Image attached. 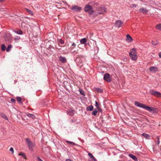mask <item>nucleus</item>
<instances>
[{"instance_id": "obj_39", "label": "nucleus", "mask_w": 161, "mask_h": 161, "mask_svg": "<svg viewBox=\"0 0 161 161\" xmlns=\"http://www.w3.org/2000/svg\"><path fill=\"white\" fill-rule=\"evenodd\" d=\"M95 106L97 108H99V104L96 101H95Z\"/></svg>"}, {"instance_id": "obj_41", "label": "nucleus", "mask_w": 161, "mask_h": 161, "mask_svg": "<svg viewBox=\"0 0 161 161\" xmlns=\"http://www.w3.org/2000/svg\"><path fill=\"white\" fill-rule=\"evenodd\" d=\"M9 151H11L12 153H14V149L13 147H11Z\"/></svg>"}, {"instance_id": "obj_11", "label": "nucleus", "mask_w": 161, "mask_h": 161, "mask_svg": "<svg viewBox=\"0 0 161 161\" xmlns=\"http://www.w3.org/2000/svg\"><path fill=\"white\" fill-rule=\"evenodd\" d=\"M71 9L74 11H78L81 10L82 8L81 7L77 5H74L72 6Z\"/></svg>"}, {"instance_id": "obj_21", "label": "nucleus", "mask_w": 161, "mask_h": 161, "mask_svg": "<svg viewBox=\"0 0 161 161\" xmlns=\"http://www.w3.org/2000/svg\"><path fill=\"white\" fill-rule=\"evenodd\" d=\"M13 31L14 32L18 34L22 35L23 33V31L21 30H19V31H16L15 30H14Z\"/></svg>"}, {"instance_id": "obj_42", "label": "nucleus", "mask_w": 161, "mask_h": 161, "mask_svg": "<svg viewBox=\"0 0 161 161\" xmlns=\"http://www.w3.org/2000/svg\"><path fill=\"white\" fill-rule=\"evenodd\" d=\"M76 44L74 42H73L72 43L71 46H73V47H72V48H73L75 47L76 46Z\"/></svg>"}, {"instance_id": "obj_36", "label": "nucleus", "mask_w": 161, "mask_h": 161, "mask_svg": "<svg viewBox=\"0 0 161 161\" xmlns=\"http://www.w3.org/2000/svg\"><path fill=\"white\" fill-rule=\"evenodd\" d=\"M96 158L94 157H93L91 158H90L89 161H96Z\"/></svg>"}, {"instance_id": "obj_20", "label": "nucleus", "mask_w": 161, "mask_h": 161, "mask_svg": "<svg viewBox=\"0 0 161 161\" xmlns=\"http://www.w3.org/2000/svg\"><path fill=\"white\" fill-rule=\"evenodd\" d=\"M58 42V44L63 45L64 44V41L61 39H57Z\"/></svg>"}, {"instance_id": "obj_37", "label": "nucleus", "mask_w": 161, "mask_h": 161, "mask_svg": "<svg viewBox=\"0 0 161 161\" xmlns=\"http://www.w3.org/2000/svg\"><path fill=\"white\" fill-rule=\"evenodd\" d=\"M88 155L90 156L91 158L94 157L90 153H88Z\"/></svg>"}, {"instance_id": "obj_28", "label": "nucleus", "mask_w": 161, "mask_h": 161, "mask_svg": "<svg viewBox=\"0 0 161 161\" xmlns=\"http://www.w3.org/2000/svg\"><path fill=\"white\" fill-rule=\"evenodd\" d=\"M156 28L160 31H161V24L157 25L156 26Z\"/></svg>"}, {"instance_id": "obj_18", "label": "nucleus", "mask_w": 161, "mask_h": 161, "mask_svg": "<svg viewBox=\"0 0 161 161\" xmlns=\"http://www.w3.org/2000/svg\"><path fill=\"white\" fill-rule=\"evenodd\" d=\"M26 115L28 117L32 119H33L35 118V115H34V114L29 113H26Z\"/></svg>"}, {"instance_id": "obj_3", "label": "nucleus", "mask_w": 161, "mask_h": 161, "mask_svg": "<svg viewBox=\"0 0 161 161\" xmlns=\"http://www.w3.org/2000/svg\"><path fill=\"white\" fill-rule=\"evenodd\" d=\"M84 10L86 12H88L89 14H90L94 13L92 7L89 4L86 5L85 6L84 8Z\"/></svg>"}, {"instance_id": "obj_46", "label": "nucleus", "mask_w": 161, "mask_h": 161, "mask_svg": "<svg viewBox=\"0 0 161 161\" xmlns=\"http://www.w3.org/2000/svg\"><path fill=\"white\" fill-rule=\"evenodd\" d=\"M159 56L161 58V52L159 53Z\"/></svg>"}, {"instance_id": "obj_25", "label": "nucleus", "mask_w": 161, "mask_h": 161, "mask_svg": "<svg viewBox=\"0 0 161 161\" xmlns=\"http://www.w3.org/2000/svg\"><path fill=\"white\" fill-rule=\"evenodd\" d=\"M142 135L146 138H149L150 137L148 134L145 133L142 134Z\"/></svg>"}, {"instance_id": "obj_45", "label": "nucleus", "mask_w": 161, "mask_h": 161, "mask_svg": "<svg viewBox=\"0 0 161 161\" xmlns=\"http://www.w3.org/2000/svg\"><path fill=\"white\" fill-rule=\"evenodd\" d=\"M37 159L39 161H43L40 158L38 157H37Z\"/></svg>"}, {"instance_id": "obj_40", "label": "nucleus", "mask_w": 161, "mask_h": 161, "mask_svg": "<svg viewBox=\"0 0 161 161\" xmlns=\"http://www.w3.org/2000/svg\"><path fill=\"white\" fill-rule=\"evenodd\" d=\"M157 143L158 145H159V143H160V141H159V137L157 136Z\"/></svg>"}, {"instance_id": "obj_8", "label": "nucleus", "mask_w": 161, "mask_h": 161, "mask_svg": "<svg viewBox=\"0 0 161 161\" xmlns=\"http://www.w3.org/2000/svg\"><path fill=\"white\" fill-rule=\"evenodd\" d=\"M103 79L108 82H110L111 81V78L109 75L108 73H106L104 75Z\"/></svg>"}, {"instance_id": "obj_30", "label": "nucleus", "mask_w": 161, "mask_h": 161, "mask_svg": "<svg viewBox=\"0 0 161 161\" xmlns=\"http://www.w3.org/2000/svg\"><path fill=\"white\" fill-rule=\"evenodd\" d=\"M19 155L21 156L22 157L25 159L26 158V156L25 154L22 152H20L19 154Z\"/></svg>"}, {"instance_id": "obj_9", "label": "nucleus", "mask_w": 161, "mask_h": 161, "mask_svg": "<svg viewBox=\"0 0 161 161\" xmlns=\"http://www.w3.org/2000/svg\"><path fill=\"white\" fill-rule=\"evenodd\" d=\"M135 105L137 107L145 109L146 108V106L144 104L141 103L137 101L135 102Z\"/></svg>"}, {"instance_id": "obj_38", "label": "nucleus", "mask_w": 161, "mask_h": 161, "mask_svg": "<svg viewBox=\"0 0 161 161\" xmlns=\"http://www.w3.org/2000/svg\"><path fill=\"white\" fill-rule=\"evenodd\" d=\"M158 43L157 41H156V42H154L153 41L152 42V44L153 45H157L158 44Z\"/></svg>"}, {"instance_id": "obj_4", "label": "nucleus", "mask_w": 161, "mask_h": 161, "mask_svg": "<svg viewBox=\"0 0 161 161\" xmlns=\"http://www.w3.org/2000/svg\"><path fill=\"white\" fill-rule=\"evenodd\" d=\"M145 109L153 114L157 113L158 112V108L146 106Z\"/></svg>"}, {"instance_id": "obj_10", "label": "nucleus", "mask_w": 161, "mask_h": 161, "mask_svg": "<svg viewBox=\"0 0 161 161\" xmlns=\"http://www.w3.org/2000/svg\"><path fill=\"white\" fill-rule=\"evenodd\" d=\"M123 24V22L121 20H117L114 24V25L116 27L119 28L121 27L122 24Z\"/></svg>"}, {"instance_id": "obj_6", "label": "nucleus", "mask_w": 161, "mask_h": 161, "mask_svg": "<svg viewBox=\"0 0 161 161\" xmlns=\"http://www.w3.org/2000/svg\"><path fill=\"white\" fill-rule=\"evenodd\" d=\"M97 11L99 14H102L106 12V9L104 7H102L97 8Z\"/></svg>"}, {"instance_id": "obj_15", "label": "nucleus", "mask_w": 161, "mask_h": 161, "mask_svg": "<svg viewBox=\"0 0 161 161\" xmlns=\"http://www.w3.org/2000/svg\"><path fill=\"white\" fill-rule=\"evenodd\" d=\"M139 11L141 13H147L148 12V10L146 8H141L139 9Z\"/></svg>"}, {"instance_id": "obj_13", "label": "nucleus", "mask_w": 161, "mask_h": 161, "mask_svg": "<svg viewBox=\"0 0 161 161\" xmlns=\"http://www.w3.org/2000/svg\"><path fill=\"white\" fill-rule=\"evenodd\" d=\"M132 38L130 36L127 34L126 35V41L129 42H131L132 41Z\"/></svg>"}, {"instance_id": "obj_31", "label": "nucleus", "mask_w": 161, "mask_h": 161, "mask_svg": "<svg viewBox=\"0 0 161 161\" xmlns=\"http://www.w3.org/2000/svg\"><path fill=\"white\" fill-rule=\"evenodd\" d=\"M1 48L2 50L3 51H5L6 49V47L4 44H3L2 45Z\"/></svg>"}, {"instance_id": "obj_19", "label": "nucleus", "mask_w": 161, "mask_h": 161, "mask_svg": "<svg viewBox=\"0 0 161 161\" xmlns=\"http://www.w3.org/2000/svg\"><path fill=\"white\" fill-rule=\"evenodd\" d=\"M1 117L6 120H8V118L7 116L4 113H1L0 115Z\"/></svg>"}, {"instance_id": "obj_32", "label": "nucleus", "mask_w": 161, "mask_h": 161, "mask_svg": "<svg viewBox=\"0 0 161 161\" xmlns=\"http://www.w3.org/2000/svg\"><path fill=\"white\" fill-rule=\"evenodd\" d=\"M12 47V46L11 45H8L7 48L6 49L7 52H9L11 50V49Z\"/></svg>"}, {"instance_id": "obj_7", "label": "nucleus", "mask_w": 161, "mask_h": 161, "mask_svg": "<svg viewBox=\"0 0 161 161\" xmlns=\"http://www.w3.org/2000/svg\"><path fill=\"white\" fill-rule=\"evenodd\" d=\"M77 65L79 67H81L83 65V63L80 58L77 57L75 60Z\"/></svg>"}, {"instance_id": "obj_23", "label": "nucleus", "mask_w": 161, "mask_h": 161, "mask_svg": "<svg viewBox=\"0 0 161 161\" xmlns=\"http://www.w3.org/2000/svg\"><path fill=\"white\" fill-rule=\"evenodd\" d=\"M80 43L82 44H85L86 42V38L82 39L80 40Z\"/></svg>"}, {"instance_id": "obj_27", "label": "nucleus", "mask_w": 161, "mask_h": 161, "mask_svg": "<svg viewBox=\"0 0 161 161\" xmlns=\"http://www.w3.org/2000/svg\"><path fill=\"white\" fill-rule=\"evenodd\" d=\"M79 91L80 92V94L83 96H85V92L82 89H79Z\"/></svg>"}, {"instance_id": "obj_24", "label": "nucleus", "mask_w": 161, "mask_h": 161, "mask_svg": "<svg viewBox=\"0 0 161 161\" xmlns=\"http://www.w3.org/2000/svg\"><path fill=\"white\" fill-rule=\"evenodd\" d=\"M97 108H95L94 109V110L92 111V114L94 116H95L97 114Z\"/></svg>"}, {"instance_id": "obj_16", "label": "nucleus", "mask_w": 161, "mask_h": 161, "mask_svg": "<svg viewBox=\"0 0 161 161\" xmlns=\"http://www.w3.org/2000/svg\"><path fill=\"white\" fill-rule=\"evenodd\" d=\"M129 156L135 161H138L136 157L132 154H129Z\"/></svg>"}, {"instance_id": "obj_1", "label": "nucleus", "mask_w": 161, "mask_h": 161, "mask_svg": "<svg viewBox=\"0 0 161 161\" xmlns=\"http://www.w3.org/2000/svg\"><path fill=\"white\" fill-rule=\"evenodd\" d=\"M26 143L29 149L31 151H33V148L35 147V143L31 142L28 138L25 139Z\"/></svg>"}, {"instance_id": "obj_44", "label": "nucleus", "mask_w": 161, "mask_h": 161, "mask_svg": "<svg viewBox=\"0 0 161 161\" xmlns=\"http://www.w3.org/2000/svg\"><path fill=\"white\" fill-rule=\"evenodd\" d=\"M137 6V5L135 4H132L131 5V7L132 8H136Z\"/></svg>"}, {"instance_id": "obj_2", "label": "nucleus", "mask_w": 161, "mask_h": 161, "mask_svg": "<svg viewBox=\"0 0 161 161\" xmlns=\"http://www.w3.org/2000/svg\"><path fill=\"white\" fill-rule=\"evenodd\" d=\"M129 54L131 59L133 60H136L137 58L136 51L134 48H133L130 51Z\"/></svg>"}, {"instance_id": "obj_29", "label": "nucleus", "mask_w": 161, "mask_h": 161, "mask_svg": "<svg viewBox=\"0 0 161 161\" xmlns=\"http://www.w3.org/2000/svg\"><path fill=\"white\" fill-rule=\"evenodd\" d=\"M66 142L68 144H70L73 146H75V145H76V144L75 143L73 142H70L69 141H66Z\"/></svg>"}, {"instance_id": "obj_14", "label": "nucleus", "mask_w": 161, "mask_h": 161, "mask_svg": "<svg viewBox=\"0 0 161 161\" xmlns=\"http://www.w3.org/2000/svg\"><path fill=\"white\" fill-rule=\"evenodd\" d=\"M149 70L152 72H156L158 70V68L152 66L149 68Z\"/></svg>"}, {"instance_id": "obj_26", "label": "nucleus", "mask_w": 161, "mask_h": 161, "mask_svg": "<svg viewBox=\"0 0 161 161\" xmlns=\"http://www.w3.org/2000/svg\"><path fill=\"white\" fill-rule=\"evenodd\" d=\"M95 90L97 92L99 93H102L103 92V90L99 88H96Z\"/></svg>"}, {"instance_id": "obj_47", "label": "nucleus", "mask_w": 161, "mask_h": 161, "mask_svg": "<svg viewBox=\"0 0 161 161\" xmlns=\"http://www.w3.org/2000/svg\"><path fill=\"white\" fill-rule=\"evenodd\" d=\"M5 0H0V2H2L4 1Z\"/></svg>"}, {"instance_id": "obj_43", "label": "nucleus", "mask_w": 161, "mask_h": 161, "mask_svg": "<svg viewBox=\"0 0 161 161\" xmlns=\"http://www.w3.org/2000/svg\"><path fill=\"white\" fill-rule=\"evenodd\" d=\"M11 101L15 103V100L14 98H11Z\"/></svg>"}, {"instance_id": "obj_33", "label": "nucleus", "mask_w": 161, "mask_h": 161, "mask_svg": "<svg viewBox=\"0 0 161 161\" xmlns=\"http://www.w3.org/2000/svg\"><path fill=\"white\" fill-rule=\"evenodd\" d=\"M26 10L29 13V14H30L31 15H33V13L31 10L26 8Z\"/></svg>"}, {"instance_id": "obj_35", "label": "nucleus", "mask_w": 161, "mask_h": 161, "mask_svg": "<svg viewBox=\"0 0 161 161\" xmlns=\"http://www.w3.org/2000/svg\"><path fill=\"white\" fill-rule=\"evenodd\" d=\"M20 38V37L19 36H16L14 37V39L16 40H19Z\"/></svg>"}, {"instance_id": "obj_22", "label": "nucleus", "mask_w": 161, "mask_h": 161, "mask_svg": "<svg viewBox=\"0 0 161 161\" xmlns=\"http://www.w3.org/2000/svg\"><path fill=\"white\" fill-rule=\"evenodd\" d=\"M93 107L91 105L88 106L86 108V110L87 111H92L93 110Z\"/></svg>"}, {"instance_id": "obj_5", "label": "nucleus", "mask_w": 161, "mask_h": 161, "mask_svg": "<svg viewBox=\"0 0 161 161\" xmlns=\"http://www.w3.org/2000/svg\"><path fill=\"white\" fill-rule=\"evenodd\" d=\"M151 95L155 96L156 97H161V93L157 91H155L154 90H151L149 92Z\"/></svg>"}, {"instance_id": "obj_17", "label": "nucleus", "mask_w": 161, "mask_h": 161, "mask_svg": "<svg viewBox=\"0 0 161 161\" xmlns=\"http://www.w3.org/2000/svg\"><path fill=\"white\" fill-rule=\"evenodd\" d=\"M67 113L70 115H73L74 114V111L71 109L67 111Z\"/></svg>"}, {"instance_id": "obj_34", "label": "nucleus", "mask_w": 161, "mask_h": 161, "mask_svg": "<svg viewBox=\"0 0 161 161\" xmlns=\"http://www.w3.org/2000/svg\"><path fill=\"white\" fill-rule=\"evenodd\" d=\"M16 100L19 103H20L21 102L22 99L20 97H16Z\"/></svg>"}, {"instance_id": "obj_12", "label": "nucleus", "mask_w": 161, "mask_h": 161, "mask_svg": "<svg viewBox=\"0 0 161 161\" xmlns=\"http://www.w3.org/2000/svg\"><path fill=\"white\" fill-rule=\"evenodd\" d=\"M59 61L63 63H64L66 62V59L65 57H63L60 56L59 58Z\"/></svg>"}]
</instances>
